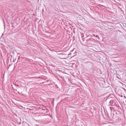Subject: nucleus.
Instances as JSON below:
<instances>
[{
  "label": "nucleus",
  "mask_w": 126,
  "mask_h": 126,
  "mask_svg": "<svg viewBox=\"0 0 126 126\" xmlns=\"http://www.w3.org/2000/svg\"><path fill=\"white\" fill-rule=\"evenodd\" d=\"M12 88L13 89V90L14 91H15V89L14 88V87H13V85H12Z\"/></svg>",
  "instance_id": "1"
}]
</instances>
